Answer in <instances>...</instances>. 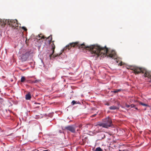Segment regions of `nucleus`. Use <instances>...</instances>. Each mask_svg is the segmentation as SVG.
<instances>
[{"label":"nucleus","instance_id":"1","mask_svg":"<svg viewBox=\"0 0 151 151\" xmlns=\"http://www.w3.org/2000/svg\"><path fill=\"white\" fill-rule=\"evenodd\" d=\"M71 47H75L77 46L78 49L82 50L84 49L90 50L92 54H94L98 57L99 56L104 57L107 56L111 58H115L116 53L113 50H109L106 46L103 47L98 45H94L90 46L85 45L84 42L82 44H80L79 42L70 43Z\"/></svg>","mask_w":151,"mask_h":151},{"label":"nucleus","instance_id":"2","mask_svg":"<svg viewBox=\"0 0 151 151\" xmlns=\"http://www.w3.org/2000/svg\"><path fill=\"white\" fill-rule=\"evenodd\" d=\"M130 69L134 71V73L135 74L141 73L144 74V76L145 77L151 78V73L147 71L145 68L134 66L131 67Z\"/></svg>","mask_w":151,"mask_h":151},{"label":"nucleus","instance_id":"3","mask_svg":"<svg viewBox=\"0 0 151 151\" xmlns=\"http://www.w3.org/2000/svg\"><path fill=\"white\" fill-rule=\"evenodd\" d=\"M112 125V121L111 118L108 117L103 119V123L99 124L98 126L108 128Z\"/></svg>","mask_w":151,"mask_h":151},{"label":"nucleus","instance_id":"4","mask_svg":"<svg viewBox=\"0 0 151 151\" xmlns=\"http://www.w3.org/2000/svg\"><path fill=\"white\" fill-rule=\"evenodd\" d=\"M5 22H3L2 25L4 26L6 24H8L10 26L12 27L15 28L18 26V24L17 20H8L5 21Z\"/></svg>","mask_w":151,"mask_h":151},{"label":"nucleus","instance_id":"5","mask_svg":"<svg viewBox=\"0 0 151 151\" xmlns=\"http://www.w3.org/2000/svg\"><path fill=\"white\" fill-rule=\"evenodd\" d=\"M30 54V51H27L23 53L21 56V59L22 61H26L29 57Z\"/></svg>","mask_w":151,"mask_h":151},{"label":"nucleus","instance_id":"6","mask_svg":"<svg viewBox=\"0 0 151 151\" xmlns=\"http://www.w3.org/2000/svg\"><path fill=\"white\" fill-rule=\"evenodd\" d=\"M65 128L67 130L73 133H75L76 132V127L72 125L68 126L65 127Z\"/></svg>","mask_w":151,"mask_h":151},{"label":"nucleus","instance_id":"7","mask_svg":"<svg viewBox=\"0 0 151 151\" xmlns=\"http://www.w3.org/2000/svg\"><path fill=\"white\" fill-rule=\"evenodd\" d=\"M54 42V41H52V42H53V43L51 44V46L52 47V52L51 54H50V58H51L52 57H53V58H55V57H57V56H58L61 54V53H60V54H57L56 55H53V54L54 53V52L55 49V46L54 43H53Z\"/></svg>","mask_w":151,"mask_h":151},{"label":"nucleus","instance_id":"8","mask_svg":"<svg viewBox=\"0 0 151 151\" xmlns=\"http://www.w3.org/2000/svg\"><path fill=\"white\" fill-rule=\"evenodd\" d=\"M39 37H40V38L39 39V40H40V39H45L46 38V39H48L50 40L49 41V43H50L52 40V35H50L47 38H46V37H45L44 36L42 35V34L39 35H38Z\"/></svg>","mask_w":151,"mask_h":151},{"label":"nucleus","instance_id":"9","mask_svg":"<svg viewBox=\"0 0 151 151\" xmlns=\"http://www.w3.org/2000/svg\"><path fill=\"white\" fill-rule=\"evenodd\" d=\"M71 46L70 45V44H69L68 45H66V47H65L63 49V51H64L66 50L67 49H68V50H69L71 48Z\"/></svg>","mask_w":151,"mask_h":151},{"label":"nucleus","instance_id":"10","mask_svg":"<svg viewBox=\"0 0 151 151\" xmlns=\"http://www.w3.org/2000/svg\"><path fill=\"white\" fill-rule=\"evenodd\" d=\"M105 135L104 134H101L99 136V140H101L105 138Z\"/></svg>","mask_w":151,"mask_h":151},{"label":"nucleus","instance_id":"11","mask_svg":"<svg viewBox=\"0 0 151 151\" xmlns=\"http://www.w3.org/2000/svg\"><path fill=\"white\" fill-rule=\"evenodd\" d=\"M31 98V95L29 93H28L25 95V98L27 100H30Z\"/></svg>","mask_w":151,"mask_h":151},{"label":"nucleus","instance_id":"12","mask_svg":"<svg viewBox=\"0 0 151 151\" xmlns=\"http://www.w3.org/2000/svg\"><path fill=\"white\" fill-rule=\"evenodd\" d=\"M109 109L110 110H115L116 109H118V108L117 107L115 106H112L109 107Z\"/></svg>","mask_w":151,"mask_h":151},{"label":"nucleus","instance_id":"13","mask_svg":"<svg viewBox=\"0 0 151 151\" xmlns=\"http://www.w3.org/2000/svg\"><path fill=\"white\" fill-rule=\"evenodd\" d=\"M123 90L122 89H117L115 90L112 91V92H114V93H116L118 92H119L121 91H122Z\"/></svg>","mask_w":151,"mask_h":151},{"label":"nucleus","instance_id":"14","mask_svg":"<svg viewBox=\"0 0 151 151\" xmlns=\"http://www.w3.org/2000/svg\"><path fill=\"white\" fill-rule=\"evenodd\" d=\"M26 80V78L24 76H22L21 79V82H23L25 81Z\"/></svg>","mask_w":151,"mask_h":151},{"label":"nucleus","instance_id":"15","mask_svg":"<svg viewBox=\"0 0 151 151\" xmlns=\"http://www.w3.org/2000/svg\"><path fill=\"white\" fill-rule=\"evenodd\" d=\"M139 103L140 104L142 105V106H149L148 104H144L141 102H139Z\"/></svg>","mask_w":151,"mask_h":151},{"label":"nucleus","instance_id":"16","mask_svg":"<svg viewBox=\"0 0 151 151\" xmlns=\"http://www.w3.org/2000/svg\"><path fill=\"white\" fill-rule=\"evenodd\" d=\"M95 151H103V150L100 147H98L96 148Z\"/></svg>","mask_w":151,"mask_h":151},{"label":"nucleus","instance_id":"17","mask_svg":"<svg viewBox=\"0 0 151 151\" xmlns=\"http://www.w3.org/2000/svg\"><path fill=\"white\" fill-rule=\"evenodd\" d=\"M77 103V101H76L74 100H73L72 101V102H71V104L72 105H74L75 104H76Z\"/></svg>","mask_w":151,"mask_h":151},{"label":"nucleus","instance_id":"18","mask_svg":"<svg viewBox=\"0 0 151 151\" xmlns=\"http://www.w3.org/2000/svg\"><path fill=\"white\" fill-rule=\"evenodd\" d=\"M22 29L24 30L25 31H26L27 30V29L24 27H22Z\"/></svg>","mask_w":151,"mask_h":151},{"label":"nucleus","instance_id":"19","mask_svg":"<svg viewBox=\"0 0 151 151\" xmlns=\"http://www.w3.org/2000/svg\"><path fill=\"white\" fill-rule=\"evenodd\" d=\"M39 80H35L33 81V82L35 83H37V82H39Z\"/></svg>","mask_w":151,"mask_h":151},{"label":"nucleus","instance_id":"20","mask_svg":"<svg viewBox=\"0 0 151 151\" xmlns=\"http://www.w3.org/2000/svg\"><path fill=\"white\" fill-rule=\"evenodd\" d=\"M130 107L131 108H133L135 107V105L134 104H132L130 105Z\"/></svg>","mask_w":151,"mask_h":151},{"label":"nucleus","instance_id":"21","mask_svg":"<svg viewBox=\"0 0 151 151\" xmlns=\"http://www.w3.org/2000/svg\"><path fill=\"white\" fill-rule=\"evenodd\" d=\"M122 62H121L119 64V65L122 66Z\"/></svg>","mask_w":151,"mask_h":151},{"label":"nucleus","instance_id":"22","mask_svg":"<svg viewBox=\"0 0 151 151\" xmlns=\"http://www.w3.org/2000/svg\"><path fill=\"white\" fill-rule=\"evenodd\" d=\"M130 105H126V107H127V108H129V107H130Z\"/></svg>","mask_w":151,"mask_h":151},{"label":"nucleus","instance_id":"23","mask_svg":"<svg viewBox=\"0 0 151 151\" xmlns=\"http://www.w3.org/2000/svg\"><path fill=\"white\" fill-rule=\"evenodd\" d=\"M82 125L81 124H80L79 126V127L80 128H81L82 127Z\"/></svg>","mask_w":151,"mask_h":151},{"label":"nucleus","instance_id":"24","mask_svg":"<svg viewBox=\"0 0 151 151\" xmlns=\"http://www.w3.org/2000/svg\"><path fill=\"white\" fill-rule=\"evenodd\" d=\"M96 115V114H95L92 115V116H91L92 117H94Z\"/></svg>","mask_w":151,"mask_h":151},{"label":"nucleus","instance_id":"25","mask_svg":"<svg viewBox=\"0 0 151 151\" xmlns=\"http://www.w3.org/2000/svg\"><path fill=\"white\" fill-rule=\"evenodd\" d=\"M106 105H107V106H109L110 104L109 103H107L105 104Z\"/></svg>","mask_w":151,"mask_h":151},{"label":"nucleus","instance_id":"26","mask_svg":"<svg viewBox=\"0 0 151 151\" xmlns=\"http://www.w3.org/2000/svg\"><path fill=\"white\" fill-rule=\"evenodd\" d=\"M135 109L136 110H138V109H137V107H136L135 106V107H134Z\"/></svg>","mask_w":151,"mask_h":151},{"label":"nucleus","instance_id":"27","mask_svg":"<svg viewBox=\"0 0 151 151\" xmlns=\"http://www.w3.org/2000/svg\"><path fill=\"white\" fill-rule=\"evenodd\" d=\"M119 151H127L126 150H123V151H122L121 150H119Z\"/></svg>","mask_w":151,"mask_h":151}]
</instances>
